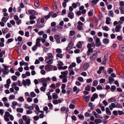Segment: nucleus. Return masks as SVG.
Segmentation results:
<instances>
[{"instance_id":"0eeeda50","label":"nucleus","mask_w":124,"mask_h":124,"mask_svg":"<svg viewBox=\"0 0 124 124\" xmlns=\"http://www.w3.org/2000/svg\"><path fill=\"white\" fill-rule=\"evenodd\" d=\"M41 37L37 38L36 40V45L37 46H41V44L40 42H41Z\"/></svg>"},{"instance_id":"e2e57ef3","label":"nucleus","mask_w":124,"mask_h":124,"mask_svg":"<svg viewBox=\"0 0 124 124\" xmlns=\"http://www.w3.org/2000/svg\"><path fill=\"white\" fill-rule=\"evenodd\" d=\"M99 19L101 20L102 18V14L101 13H100L99 14Z\"/></svg>"},{"instance_id":"f8f14e48","label":"nucleus","mask_w":124,"mask_h":124,"mask_svg":"<svg viewBox=\"0 0 124 124\" xmlns=\"http://www.w3.org/2000/svg\"><path fill=\"white\" fill-rule=\"evenodd\" d=\"M99 0H92L91 2V4L93 6H94L97 3Z\"/></svg>"},{"instance_id":"aec40b11","label":"nucleus","mask_w":124,"mask_h":124,"mask_svg":"<svg viewBox=\"0 0 124 124\" xmlns=\"http://www.w3.org/2000/svg\"><path fill=\"white\" fill-rule=\"evenodd\" d=\"M116 101V99L114 98H111L109 99L108 100V101L109 103L113 102H115Z\"/></svg>"},{"instance_id":"58836bf2","label":"nucleus","mask_w":124,"mask_h":124,"mask_svg":"<svg viewBox=\"0 0 124 124\" xmlns=\"http://www.w3.org/2000/svg\"><path fill=\"white\" fill-rule=\"evenodd\" d=\"M53 62V60L50 59L49 60L47 61L46 63H48V64H52Z\"/></svg>"},{"instance_id":"ddd939ff","label":"nucleus","mask_w":124,"mask_h":124,"mask_svg":"<svg viewBox=\"0 0 124 124\" xmlns=\"http://www.w3.org/2000/svg\"><path fill=\"white\" fill-rule=\"evenodd\" d=\"M116 107V106L115 104L113 103H111V105L109 106V108L111 110H112L113 108Z\"/></svg>"},{"instance_id":"9b49d317","label":"nucleus","mask_w":124,"mask_h":124,"mask_svg":"<svg viewBox=\"0 0 124 124\" xmlns=\"http://www.w3.org/2000/svg\"><path fill=\"white\" fill-rule=\"evenodd\" d=\"M68 17L71 19H72L74 17L73 13L71 12H69L68 15Z\"/></svg>"},{"instance_id":"e433bc0d","label":"nucleus","mask_w":124,"mask_h":124,"mask_svg":"<svg viewBox=\"0 0 124 124\" xmlns=\"http://www.w3.org/2000/svg\"><path fill=\"white\" fill-rule=\"evenodd\" d=\"M10 115L9 114V113L8 112H6L5 113V115L4 116H5V117H8Z\"/></svg>"},{"instance_id":"4c0bfd02","label":"nucleus","mask_w":124,"mask_h":124,"mask_svg":"<svg viewBox=\"0 0 124 124\" xmlns=\"http://www.w3.org/2000/svg\"><path fill=\"white\" fill-rule=\"evenodd\" d=\"M31 96L32 97H34L36 96V94L34 93L33 92H32L30 93Z\"/></svg>"},{"instance_id":"a18cd8bd","label":"nucleus","mask_w":124,"mask_h":124,"mask_svg":"<svg viewBox=\"0 0 124 124\" xmlns=\"http://www.w3.org/2000/svg\"><path fill=\"white\" fill-rule=\"evenodd\" d=\"M75 34V32L73 31H71L70 32V35L71 36H73Z\"/></svg>"},{"instance_id":"f257e3e1","label":"nucleus","mask_w":124,"mask_h":124,"mask_svg":"<svg viewBox=\"0 0 124 124\" xmlns=\"http://www.w3.org/2000/svg\"><path fill=\"white\" fill-rule=\"evenodd\" d=\"M92 44L91 43H88L87 45V47L88 48V50L86 54L88 56L89 55L92 53H93V49L91 48Z\"/></svg>"},{"instance_id":"393cba45","label":"nucleus","mask_w":124,"mask_h":124,"mask_svg":"<svg viewBox=\"0 0 124 124\" xmlns=\"http://www.w3.org/2000/svg\"><path fill=\"white\" fill-rule=\"evenodd\" d=\"M23 108H17L16 111L18 112L22 113L23 112Z\"/></svg>"},{"instance_id":"2eb2a0df","label":"nucleus","mask_w":124,"mask_h":124,"mask_svg":"<svg viewBox=\"0 0 124 124\" xmlns=\"http://www.w3.org/2000/svg\"><path fill=\"white\" fill-rule=\"evenodd\" d=\"M89 64L87 63H84V68L85 70H86L89 67Z\"/></svg>"},{"instance_id":"6e6d98bb","label":"nucleus","mask_w":124,"mask_h":124,"mask_svg":"<svg viewBox=\"0 0 124 124\" xmlns=\"http://www.w3.org/2000/svg\"><path fill=\"white\" fill-rule=\"evenodd\" d=\"M18 100L20 101H23L24 100L23 98L22 97H20L19 98Z\"/></svg>"},{"instance_id":"a19ab883","label":"nucleus","mask_w":124,"mask_h":124,"mask_svg":"<svg viewBox=\"0 0 124 124\" xmlns=\"http://www.w3.org/2000/svg\"><path fill=\"white\" fill-rule=\"evenodd\" d=\"M85 90L87 91H90V86L89 85H87L85 88Z\"/></svg>"},{"instance_id":"bf43d9fd","label":"nucleus","mask_w":124,"mask_h":124,"mask_svg":"<svg viewBox=\"0 0 124 124\" xmlns=\"http://www.w3.org/2000/svg\"><path fill=\"white\" fill-rule=\"evenodd\" d=\"M17 78V77L16 76L13 75L12 76V78L13 80L14 81L16 80Z\"/></svg>"},{"instance_id":"49530a36","label":"nucleus","mask_w":124,"mask_h":124,"mask_svg":"<svg viewBox=\"0 0 124 124\" xmlns=\"http://www.w3.org/2000/svg\"><path fill=\"white\" fill-rule=\"evenodd\" d=\"M75 105L72 104H70L69 106V107L70 109H73L75 107Z\"/></svg>"},{"instance_id":"f03ea898","label":"nucleus","mask_w":124,"mask_h":124,"mask_svg":"<svg viewBox=\"0 0 124 124\" xmlns=\"http://www.w3.org/2000/svg\"><path fill=\"white\" fill-rule=\"evenodd\" d=\"M2 66L4 67V70L3 69H2L3 73L5 75L7 74L9 72V70L8 69V68L9 66L5 65L4 64H3Z\"/></svg>"},{"instance_id":"423d86ee","label":"nucleus","mask_w":124,"mask_h":124,"mask_svg":"<svg viewBox=\"0 0 124 124\" xmlns=\"http://www.w3.org/2000/svg\"><path fill=\"white\" fill-rule=\"evenodd\" d=\"M28 12L31 15H36L38 14L37 12L34 10H28Z\"/></svg>"},{"instance_id":"8fccbe9b","label":"nucleus","mask_w":124,"mask_h":124,"mask_svg":"<svg viewBox=\"0 0 124 124\" xmlns=\"http://www.w3.org/2000/svg\"><path fill=\"white\" fill-rule=\"evenodd\" d=\"M96 89L97 90H100L102 89V87L101 86L98 85L96 87Z\"/></svg>"},{"instance_id":"c85d7f7f","label":"nucleus","mask_w":124,"mask_h":124,"mask_svg":"<svg viewBox=\"0 0 124 124\" xmlns=\"http://www.w3.org/2000/svg\"><path fill=\"white\" fill-rule=\"evenodd\" d=\"M34 4L36 7H38L39 6V3L38 1H35L34 2Z\"/></svg>"},{"instance_id":"4be33fe9","label":"nucleus","mask_w":124,"mask_h":124,"mask_svg":"<svg viewBox=\"0 0 124 124\" xmlns=\"http://www.w3.org/2000/svg\"><path fill=\"white\" fill-rule=\"evenodd\" d=\"M121 13V14H124V8L123 7H120L119 8Z\"/></svg>"},{"instance_id":"864d4df0","label":"nucleus","mask_w":124,"mask_h":124,"mask_svg":"<svg viewBox=\"0 0 124 124\" xmlns=\"http://www.w3.org/2000/svg\"><path fill=\"white\" fill-rule=\"evenodd\" d=\"M26 81L27 84H28V85H30L31 84V81L30 79H27L26 80Z\"/></svg>"},{"instance_id":"4d7b16f0","label":"nucleus","mask_w":124,"mask_h":124,"mask_svg":"<svg viewBox=\"0 0 124 124\" xmlns=\"http://www.w3.org/2000/svg\"><path fill=\"white\" fill-rule=\"evenodd\" d=\"M13 40V39H8L7 42V43H9L12 42Z\"/></svg>"},{"instance_id":"de8ad7c7","label":"nucleus","mask_w":124,"mask_h":124,"mask_svg":"<svg viewBox=\"0 0 124 124\" xmlns=\"http://www.w3.org/2000/svg\"><path fill=\"white\" fill-rule=\"evenodd\" d=\"M36 18V17L34 16H30V20H32L35 19Z\"/></svg>"},{"instance_id":"a211bd4d","label":"nucleus","mask_w":124,"mask_h":124,"mask_svg":"<svg viewBox=\"0 0 124 124\" xmlns=\"http://www.w3.org/2000/svg\"><path fill=\"white\" fill-rule=\"evenodd\" d=\"M68 72L67 70H66L64 72H61V74L63 75L64 77H66V76H65V75H67L68 73Z\"/></svg>"},{"instance_id":"5fc2aeb1","label":"nucleus","mask_w":124,"mask_h":124,"mask_svg":"<svg viewBox=\"0 0 124 124\" xmlns=\"http://www.w3.org/2000/svg\"><path fill=\"white\" fill-rule=\"evenodd\" d=\"M17 83V85H18L19 86H22V84L21 83V82L20 80H18Z\"/></svg>"},{"instance_id":"cd10ccee","label":"nucleus","mask_w":124,"mask_h":124,"mask_svg":"<svg viewBox=\"0 0 124 124\" xmlns=\"http://www.w3.org/2000/svg\"><path fill=\"white\" fill-rule=\"evenodd\" d=\"M103 30L106 31H108L109 30V29L107 26H104L102 27Z\"/></svg>"},{"instance_id":"2f4dec72","label":"nucleus","mask_w":124,"mask_h":124,"mask_svg":"<svg viewBox=\"0 0 124 124\" xmlns=\"http://www.w3.org/2000/svg\"><path fill=\"white\" fill-rule=\"evenodd\" d=\"M77 29L80 31L83 30V28L82 26L78 25L77 26Z\"/></svg>"},{"instance_id":"9d476101","label":"nucleus","mask_w":124,"mask_h":124,"mask_svg":"<svg viewBox=\"0 0 124 124\" xmlns=\"http://www.w3.org/2000/svg\"><path fill=\"white\" fill-rule=\"evenodd\" d=\"M73 46V44L71 42L69 43L68 46L66 47V50L68 51L69 50L71 49Z\"/></svg>"},{"instance_id":"ea45409f","label":"nucleus","mask_w":124,"mask_h":124,"mask_svg":"<svg viewBox=\"0 0 124 124\" xmlns=\"http://www.w3.org/2000/svg\"><path fill=\"white\" fill-rule=\"evenodd\" d=\"M113 72V70L112 68H110L108 70H107V72L109 74H110Z\"/></svg>"},{"instance_id":"5701e85b","label":"nucleus","mask_w":124,"mask_h":124,"mask_svg":"<svg viewBox=\"0 0 124 124\" xmlns=\"http://www.w3.org/2000/svg\"><path fill=\"white\" fill-rule=\"evenodd\" d=\"M78 115L79 119L81 120H82L84 119V117L83 115H82L81 114H79Z\"/></svg>"},{"instance_id":"7c9ffc66","label":"nucleus","mask_w":124,"mask_h":124,"mask_svg":"<svg viewBox=\"0 0 124 124\" xmlns=\"http://www.w3.org/2000/svg\"><path fill=\"white\" fill-rule=\"evenodd\" d=\"M76 45L77 46L78 48H80L82 47V44L80 41H79Z\"/></svg>"},{"instance_id":"37998d69","label":"nucleus","mask_w":124,"mask_h":124,"mask_svg":"<svg viewBox=\"0 0 124 124\" xmlns=\"http://www.w3.org/2000/svg\"><path fill=\"white\" fill-rule=\"evenodd\" d=\"M117 39L120 41H121L123 39L122 37L121 36H117Z\"/></svg>"},{"instance_id":"79ce46f5","label":"nucleus","mask_w":124,"mask_h":124,"mask_svg":"<svg viewBox=\"0 0 124 124\" xmlns=\"http://www.w3.org/2000/svg\"><path fill=\"white\" fill-rule=\"evenodd\" d=\"M78 80L79 81L83 82L84 81L83 78L81 77H79L78 78Z\"/></svg>"},{"instance_id":"20e7f679","label":"nucleus","mask_w":124,"mask_h":124,"mask_svg":"<svg viewBox=\"0 0 124 124\" xmlns=\"http://www.w3.org/2000/svg\"><path fill=\"white\" fill-rule=\"evenodd\" d=\"M45 68L46 71H51L53 69V67L51 64H47L45 66Z\"/></svg>"},{"instance_id":"7ed1b4c3","label":"nucleus","mask_w":124,"mask_h":124,"mask_svg":"<svg viewBox=\"0 0 124 124\" xmlns=\"http://www.w3.org/2000/svg\"><path fill=\"white\" fill-rule=\"evenodd\" d=\"M93 53L92 55H91L90 56V58L92 60H94L97 58V52L95 51H93Z\"/></svg>"},{"instance_id":"09e8293b","label":"nucleus","mask_w":124,"mask_h":124,"mask_svg":"<svg viewBox=\"0 0 124 124\" xmlns=\"http://www.w3.org/2000/svg\"><path fill=\"white\" fill-rule=\"evenodd\" d=\"M8 29L7 28L6 29H4V30L2 29V31L3 34H5L6 33H7L8 31Z\"/></svg>"},{"instance_id":"052dcab7","label":"nucleus","mask_w":124,"mask_h":124,"mask_svg":"<svg viewBox=\"0 0 124 124\" xmlns=\"http://www.w3.org/2000/svg\"><path fill=\"white\" fill-rule=\"evenodd\" d=\"M105 81V79H101L100 80V82L101 83H103Z\"/></svg>"},{"instance_id":"6ab92c4d","label":"nucleus","mask_w":124,"mask_h":124,"mask_svg":"<svg viewBox=\"0 0 124 124\" xmlns=\"http://www.w3.org/2000/svg\"><path fill=\"white\" fill-rule=\"evenodd\" d=\"M94 121L97 124L101 123L102 122V120L101 119H95L94 120Z\"/></svg>"},{"instance_id":"1a4fd4ad","label":"nucleus","mask_w":124,"mask_h":124,"mask_svg":"<svg viewBox=\"0 0 124 124\" xmlns=\"http://www.w3.org/2000/svg\"><path fill=\"white\" fill-rule=\"evenodd\" d=\"M121 28V25L120 24H119L118 25H116V26L115 28V31L116 32H119L120 29Z\"/></svg>"},{"instance_id":"680f3d73","label":"nucleus","mask_w":124,"mask_h":124,"mask_svg":"<svg viewBox=\"0 0 124 124\" xmlns=\"http://www.w3.org/2000/svg\"><path fill=\"white\" fill-rule=\"evenodd\" d=\"M37 48V47L36 45H34L32 48V49L33 51H35Z\"/></svg>"},{"instance_id":"0e129e2a","label":"nucleus","mask_w":124,"mask_h":124,"mask_svg":"<svg viewBox=\"0 0 124 124\" xmlns=\"http://www.w3.org/2000/svg\"><path fill=\"white\" fill-rule=\"evenodd\" d=\"M88 41L90 42H92L93 41V38L91 37H89L88 38Z\"/></svg>"},{"instance_id":"39448f33","label":"nucleus","mask_w":124,"mask_h":124,"mask_svg":"<svg viewBox=\"0 0 124 124\" xmlns=\"http://www.w3.org/2000/svg\"><path fill=\"white\" fill-rule=\"evenodd\" d=\"M54 38L57 43H58L60 42L61 37L59 35H55L54 36Z\"/></svg>"},{"instance_id":"c9c22d12","label":"nucleus","mask_w":124,"mask_h":124,"mask_svg":"<svg viewBox=\"0 0 124 124\" xmlns=\"http://www.w3.org/2000/svg\"><path fill=\"white\" fill-rule=\"evenodd\" d=\"M92 113L96 118H98V116L99 115L97 114L95 111H93Z\"/></svg>"},{"instance_id":"dca6fc26","label":"nucleus","mask_w":124,"mask_h":124,"mask_svg":"<svg viewBox=\"0 0 124 124\" xmlns=\"http://www.w3.org/2000/svg\"><path fill=\"white\" fill-rule=\"evenodd\" d=\"M106 113L108 115H110L111 114V113L108 107H107L106 108Z\"/></svg>"},{"instance_id":"13d9d810","label":"nucleus","mask_w":124,"mask_h":124,"mask_svg":"<svg viewBox=\"0 0 124 124\" xmlns=\"http://www.w3.org/2000/svg\"><path fill=\"white\" fill-rule=\"evenodd\" d=\"M118 114L120 115L124 114V112H123L122 111H121L119 110L118 111Z\"/></svg>"},{"instance_id":"f3484780","label":"nucleus","mask_w":124,"mask_h":124,"mask_svg":"<svg viewBox=\"0 0 124 124\" xmlns=\"http://www.w3.org/2000/svg\"><path fill=\"white\" fill-rule=\"evenodd\" d=\"M111 21V19L109 17H107L106 18V23L107 24H109L110 23V21Z\"/></svg>"},{"instance_id":"774afa93","label":"nucleus","mask_w":124,"mask_h":124,"mask_svg":"<svg viewBox=\"0 0 124 124\" xmlns=\"http://www.w3.org/2000/svg\"><path fill=\"white\" fill-rule=\"evenodd\" d=\"M120 7H123L124 5V2L123 1H121L120 2Z\"/></svg>"},{"instance_id":"b1692460","label":"nucleus","mask_w":124,"mask_h":124,"mask_svg":"<svg viewBox=\"0 0 124 124\" xmlns=\"http://www.w3.org/2000/svg\"><path fill=\"white\" fill-rule=\"evenodd\" d=\"M119 49L121 51L124 52V45H120L119 46Z\"/></svg>"},{"instance_id":"c756f323","label":"nucleus","mask_w":124,"mask_h":124,"mask_svg":"<svg viewBox=\"0 0 124 124\" xmlns=\"http://www.w3.org/2000/svg\"><path fill=\"white\" fill-rule=\"evenodd\" d=\"M116 89V86L115 85H113L111 86L110 89L112 92H114V90Z\"/></svg>"},{"instance_id":"bb28decb","label":"nucleus","mask_w":124,"mask_h":124,"mask_svg":"<svg viewBox=\"0 0 124 124\" xmlns=\"http://www.w3.org/2000/svg\"><path fill=\"white\" fill-rule=\"evenodd\" d=\"M114 78L111 77H109L108 78V81L110 83H111L114 81Z\"/></svg>"},{"instance_id":"603ef678","label":"nucleus","mask_w":124,"mask_h":124,"mask_svg":"<svg viewBox=\"0 0 124 124\" xmlns=\"http://www.w3.org/2000/svg\"><path fill=\"white\" fill-rule=\"evenodd\" d=\"M56 56L57 57L62 58V54H56Z\"/></svg>"},{"instance_id":"4468645a","label":"nucleus","mask_w":124,"mask_h":124,"mask_svg":"<svg viewBox=\"0 0 124 124\" xmlns=\"http://www.w3.org/2000/svg\"><path fill=\"white\" fill-rule=\"evenodd\" d=\"M39 83H42L43 82H47V81L45 78H42L39 79Z\"/></svg>"},{"instance_id":"338daca9","label":"nucleus","mask_w":124,"mask_h":124,"mask_svg":"<svg viewBox=\"0 0 124 124\" xmlns=\"http://www.w3.org/2000/svg\"><path fill=\"white\" fill-rule=\"evenodd\" d=\"M77 23L78 25L83 26L84 25V24L80 21H78Z\"/></svg>"},{"instance_id":"473e14b6","label":"nucleus","mask_w":124,"mask_h":124,"mask_svg":"<svg viewBox=\"0 0 124 124\" xmlns=\"http://www.w3.org/2000/svg\"><path fill=\"white\" fill-rule=\"evenodd\" d=\"M118 55L119 57L120 60H123L124 59V56L123 55L121 54H119Z\"/></svg>"},{"instance_id":"6e6552de","label":"nucleus","mask_w":124,"mask_h":124,"mask_svg":"<svg viewBox=\"0 0 124 124\" xmlns=\"http://www.w3.org/2000/svg\"><path fill=\"white\" fill-rule=\"evenodd\" d=\"M100 40L99 38L95 40V46L97 47L101 45V43L100 42Z\"/></svg>"},{"instance_id":"f704fd0d","label":"nucleus","mask_w":124,"mask_h":124,"mask_svg":"<svg viewBox=\"0 0 124 124\" xmlns=\"http://www.w3.org/2000/svg\"><path fill=\"white\" fill-rule=\"evenodd\" d=\"M52 96L53 99H56L58 97V96L55 93H54V94L52 95Z\"/></svg>"},{"instance_id":"3c124183","label":"nucleus","mask_w":124,"mask_h":124,"mask_svg":"<svg viewBox=\"0 0 124 124\" xmlns=\"http://www.w3.org/2000/svg\"><path fill=\"white\" fill-rule=\"evenodd\" d=\"M56 52L58 53H62V51L60 49L57 48L56 49Z\"/></svg>"},{"instance_id":"69168bd1","label":"nucleus","mask_w":124,"mask_h":124,"mask_svg":"<svg viewBox=\"0 0 124 124\" xmlns=\"http://www.w3.org/2000/svg\"><path fill=\"white\" fill-rule=\"evenodd\" d=\"M102 103L105 106H106L108 105V103L105 100H104L103 102Z\"/></svg>"},{"instance_id":"412c9836","label":"nucleus","mask_w":124,"mask_h":124,"mask_svg":"<svg viewBox=\"0 0 124 124\" xmlns=\"http://www.w3.org/2000/svg\"><path fill=\"white\" fill-rule=\"evenodd\" d=\"M103 41L104 44H107L109 43V41L108 39L105 38L103 39Z\"/></svg>"},{"instance_id":"72a5a7b5","label":"nucleus","mask_w":124,"mask_h":124,"mask_svg":"<svg viewBox=\"0 0 124 124\" xmlns=\"http://www.w3.org/2000/svg\"><path fill=\"white\" fill-rule=\"evenodd\" d=\"M90 98V95H88V96H86L85 98V101L86 102H88Z\"/></svg>"},{"instance_id":"a878e982","label":"nucleus","mask_w":124,"mask_h":124,"mask_svg":"<svg viewBox=\"0 0 124 124\" xmlns=\"http://www.w3.org/2000/svg\"><path fill=\"white\" fill-rule=\"evenodd\" d=\"M116 108H122V105L121 104L119 103H117L116 105Z\"/></svg>"},{"instance_id":"c03bdc74","label":"nucleus","mask_w":124,"mask_h":124,"mask_svg":"<svg viewBox=\"0 0 124 124\" xmlns=\"http://www.w3.org/2000/svg\"><path fill=\"white\" fill-rule=\"evenodd\" d=\"M93 85L94 86H96L97 85L98 82L97 80H94L93 81Z\"/></svg>"}]
</instances>
